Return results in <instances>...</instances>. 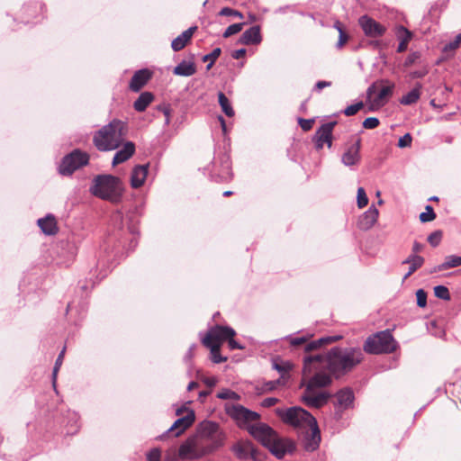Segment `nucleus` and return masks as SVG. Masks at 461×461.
Masks as SVG:
<instances>
[{
  "label": "nucleus",
  "instance_id": "f257e3e1",
  "mask_svg": "<svg viewBox=\"0 0 461 461\" xmlns=\"http://www.w3.org/2000/svg\"><path fill=\"white\" fill-rule=\"evenodd\" d=\"M364 358L363 350L357 347L332 348L326 355H308L303 357V393L302 402L311 408L324 406L331 394L323 390L329 386L332 378L330 375L323 371L328 368L336 377L353 370Z\"/></svg>",
  "mask_w": 461,
  "mask_h": 461
},
{
  "label": "nucleus",
  "instance_id": "f03ea898",
  "mask_svg": "<svg viewBox=\"0 0 461 461\" xmlns=\"http://www.w3.org/2000/svg\"><path fill=\"white\" fill-rule=\"evenodd\" d=\"M248 431L278 459H282L287 454H293L296 449V445L293 439L279 437L266 423L253 424V426L248 428Z\"/></svg>",
  "mask_w": 461,
  "mask_h": 461
},
{
  "label": "nucleus",
  "instance_id": "7ed1b4c3",
  "mask_svg": "<svg viewBox=\"0 0 461 461\" xmlns=\"http://www.w3.org/2000/svg\"><path fill=\"white\" fill-rule=\"evenodd\" d=\"M127 133V124L120 120H113L98 130L93 142L100 151L114 150L122 143Z\"/></svg>",
  "mask_w": 461,
  "mask_h": 461
},
{
  "label": "nucleus",
  "instance_id": "20e7f679",
  "mask_svg": "<svg viewBox=\"0 0 461 461\" xmlns=\"http://www.w3.org/2000/svg\"><path fill=\"white\" fill-rule=\"evenodd\" d=\"M90 192L95 197L116 203L122 197L123 185L117 176L98 175L93 180Z\"/></svg>",
  "mask_w": 461,
  "mask_h": 461
},
{
  "label": "nucleus",
  "instance_id": "39448f33",
  "mask_svg": "<svg viewBox=\"0 0 461 461\" xmlns=\"http://www.w3.org/2000/svg\"><path fill=\"white\" fill-rule=\"evenodd\" d=\"M213 453L200 435L198 429L193 436L188 437L179 447L178 456L181 460H198Z\"/></svg>",
  "mask_w": 461,
  "mask_h": 461
},
{
  "label": "nucleus",
  "instance_id": "423d86ee",
  "mask_svg": "<svg viewBox=\"0 0 461 461\" xmlns=\"http://www.w3.org/2000/svg\"><path fill=\"white\" fill-rule=\"evenodd\" d=\"M397 348V342L389 330L379 331L369 336L363 347V350L368 354L378 355L393 352Z\"/></svg>",
  "mask_w": 461,
  "mask_h": 461
},
{
  "label": "nucleus",
  "instance_id": "0eeeda50",
  "mask_svg": "<svg viewBox=\"0 0 461 461\" xmlns=\"http://www.w3.org/2000/svg\"><path fill=\"white\" fill-rule=\"evenodd\" d=\"M197 429L201 437L208 442L212 452H215L225 445L227 434L221 429L219 423L204 420L198 425Z\"/></svg>",
  "mask_w": 461,
  "mask_h": 461
},
{
  "label": "nucleus",
  "instance_id": "6e6552de",
  "mask_svg": "<svg viewBox=\"0 0 461 461\" xmlns=\"http://www.w3.org/2000/svg\"><path fill=\"white\" fill-rule=\"evenodd\" d=\"M276 414L282 420L295 428H309L316 419L302 407L294 406L288 409H276Z\"/></svg>",
  "mask_w": 461,
  "mask_h": 461
},
{
  "label": "nucleus",
  "instance_id": "1a4fd4ad",
  "mask_svg": "<svg viewBox=\"0 0 461 461\" xmlns=\"http://www.w3.org/2000/svg\"><path fill=\"white\" fill-rule=\"evenodd\" d=\"M88 162L89 155L86 152L76 149L62 158L59 166V173L62 176H70L76 170L87 165Z\"/></svg>",
  "mask_w": 461,
  "mask_h": 461
},
{
  "label": "nucleus",
  "instance_id": "9d476101",
  "mask_svg": "<svg viewBox=\"0 0 461 461\" xmlns=\"http://www.w3.org/2000/svg\"><path fill=\"white\" fill-rule=\"evenodd\" d=\"M226 413L236 421L240 428H248L249 423L259 420L260 415L253 411H250L240 404L226 403Z\"/></svg>",
  "mask_w": 461,
  "mask_h": 461
},
{
  "label": "nucleus",
  "instance_id": "9b49d317",
  "mask_svg": "<svg viewBox=\"0 0 461 461\" xmlns=\"http://www.w3.org/2000/svg\"><path fill=\"white\" fill-rule=\"evenodd\" d=\"M235 334V330L230 327L216 325L208 330L207 334L202 339V343L203 345L216 343L221 346L222 341L234 337Z\"/></svg>",
  "mask_w": 461,
  "mask_h": 461
},
{
  "label": "nucleus",
  "instance_id": "f8f14e48",
  "mask_svg": "<svg viewBox=\"0 0 461 461\" xmlns=\"http://www.w3.org/2000/svg\"><path fill=\"white\" fill-rule=\"evenodd\" d=\"M195 420V415L193 410H187L185 416L178 418L171 425V427L162 435L158 437L159 439H164L167 435L172 433L175 438L179 437L185 429L193 425Z\"/></svg>",
  "mask_w": 461,
  "mask_h": 461
},
{
  "label": "nucleus",
  "instance_id": "ddd939ff",
  "mask_svg": "<svg viewBox=\"0 0 461 461\" xmlns=\"http://www.w3.org/2000/svg\"><path fill=\"white\" fill-rule=\"evenodd\" d=\"M358 23L365 35L371 38L381 37L386 32V28L373 18L363 15L358 19Z\"/></svg>",
  "mask_w": 461,
  "mask_h": 461
},
{
  "label": "nucleus",
  "instance_id": "4468645a",
  "mask_svg": "<svg viewBox=\"0 0 461 461\" xmlns=\"http://www.w3.org/2000/svg\"><path fill=\"white\" fill-rule=\"evenodd\" d=\"M336 122H330L322 124L315 133L314 141L317 149H321L326 143L328 148L332 146V131Z\"/></svg>",
  "mask_w": 461,
  "mask_h": 461
},
{
  "label": "nucleus",
  "instance_id": "2eb2a0df",
  "mask_svg": "<svg viewBox=\"0 0 461 461\" xmlns=\"http://www.w3.org/2000/svg\"><path fill=\"white\" fill-rule=\"evenodd\" d=\"M361 140L357 139L353 144L347 147L341 156V163L348 167H352L359 164Z\"/></svg>",
  "mask_w": 461,
  "mask_h": 461
},
{
  "label": "nucleus",
  "instance_id": "dca6fc26",
  "mask_svg": "<svg viewBox=\"0 0 461 461\" xmlns=\"http://www.w3.org/2000/svg\"><path fill=\"white\" fill-rule=\"evenodd\" d=\"M311 432L306 433L303 438V448L307 452H313L320 447L321 440V431L317 420L310 425Z\"/></svg>",
  "mask_w": 461,
  "mask_h": 461
},
{
  "label": "nucleus",
  "instance_id": "f3484780",
  "mask_svg": "<svg viewBox=\"0 0 461 461\" xmlns=\"http://www.w3.org/2000/svg\"><path fill=\"white\" fill-rule=\"evenodd\" d=\"M230 449L236 457L240 460H246L249 458L254 459L257 456V450L253 443L249 440L239 441L232 445Z\"/></svg>",
  "mask_w": 461,
  "mask_h": 461
},
{
  "label": "nucleus",
  "instance_id": "a211bd4d",
  "mask_svg": "<svg viewBox=\"0 0 461 461\" xmlns=\"http://www.w3.org/2000/svg\"><path fill=\"white\" fill-rule=\"evenodd\" d=\"M336 402H334L336 408V414L341 415V412L352 407L354 402V393L351 389L344 388L336 393Z\"/></svg>",
  "mask_w": 461,
  "mask_h": 461
},
{
  "label": "nucleus",
  "instance_id": "6ab92c4d",
  "mask_svg": "<svg viewBox=\"0 0 461 461\" xmlns=\"http://www.w3.org/2000/svg\"><path fill=\"white\" fill-rule=\"evenodd\" d=\"M382 87L377 95L372 100V107L384 106L388 98L393 95L395 85L388 80H381Z\"/></svg>",
  "mask_w": 461,
  "mask_h": 461
},
{
  "label": "nucleus",
  "instance_id": "aec40b11",
  "mask_svg": "<svg viewBox=\"0 0 461 461\" xmlns=\"http://www.w3.org/2000/svg\"><path fill=\"white\" fill-rule=\"evenodd\" d=\"M152 73L148 68H142L136 71L129 84V87L133 92H139L150 79Z\"/></svg>",
  "mask_w": 461,
  "mask_h": 461
},
{
  "label": "nucleus",
  "instance_id": "412c9836",
  "mask_svg": "<svg viewBox=\"0 0 461 461\" xmlns=\"http://www.w3.org/2000/svg\"><path fill=\"white\" fill-rule=\"evenodd\" d=\"M379 212L375 205H371L358 219L357 226L360 230H367L371 229L377 221Z\"/></svg>",
  "mask_w": 461,
  "mask_h": 461
},
{
  "label": "nucleus",
  "instance_id": "4be33fe9",
  "mask_svg": "<svg viewBox=\"0 0 461 461\" xmlns=\"http://www.w3.org/2000/svg\"><path fill=\"white\" fill-rule=\"evenodd\" d=\"M218 159L221 169L217 174L213 175V177L217 182H228L231 179L232 176L230 157L223 154Z\"/></svg>",
  "mask_w": 461,
  "mask_h": 461
},
{
  "label": "nucleus",
  "instance_id": "5701e85b",
  "mask_svg": "<svg viewBox=\"0 0 461 461\" xmlns=\"http://www.w3.org/2000/svg\"><path fill=\"white\" fill-rule=\"evenodd\" d=\"M149 164L135 166L131 174V185L132 188H140L143 185L149 172Z\"/></svg>",
  "mask_w": 461,
  "mask_h": 461
},
{
  "label": "nucleus",
  "instance_id": "b1692460",
  "mask_svg": "<svg viewBox=\"0 0 461 461\" xmlns=\"http://www.w3.org/2000/svg\"><path fill=\"white\" fill-rule=\"evenodd\" d=\"M262 41L259 26H252L240 36L239 42L244 45L258 44Z\"/></svg>",
  "mask_w": 461,
  "mask_h": 461
},
{
  "label": "nucleus",
  "instance_id": "393cba45",
  "mask_svg": "<svg viewBox=\"0 0 461 461\" xmlns=\"http://www.w3.org/2000/svg\"><path fill=\"white\" fill-rule=\"evenodd\" d=\"M135 152V145L131 141L124 143L122 148L119 149L113 157V165H118L128 160Z\"/></svg>",
  "mask_w": 461,
  "mask_h": 461
},
{
  "label": "nucleus",
  "instance_id": "a878e982",
  "mask_svg": "<svg viewBox=\"0 0 461 461\" xmlns=\"http://www.w3.org/2000/svg\"><path fill=\"white\" fill-rule=\"evenodd\" d=\"M196 30V26L190 27L185 32H183L180 35L175 38L172 41L171 47L173 50L179 51L185 48L187 41L192 38L194 31Z\"/></svg>",
  "mask_w": 461,
  "mask_h": 461
},
{
  "label": "nucleus",
  "instance_id": "bb28decb",
  "mask_svg": "<svg viewBox=\"0 0 461 461\" xmlns=\"http://www.w3.org/2000/svg\"><path fill=\"white\" fill-rule=\"evenodd\" d=\"M37 223L42 232L46 235H53L58 230L55 217L51 214H48L44 218L39 219Z\"/></svg>",
  "mask_w": 461,
  "mask_h": 461
},
{
  "label": "nucleus",
  "instance_id": "cd10ccee",
  "mask_svg": "<svg viewBox=\"0 0 461 461\" xmlns=\"http://www.w3.org/2000/svg\"><path fill=\"white\" fill-rule=\"evenodd\" d=\"M196 72L195 64L193 61L182 60L174 68L173 73L181 77H191Z\"/></svg>",
  "mask_w": 461,
  "mask_h": 461
},
{
  "label": "nucleus",
  "instance_id": "c85d7f7f",
  "mask_svg": "<svg viewBox=\"0 0 461 461\" xmlns=\"http://www.w3.org/2000/svg\"><path fill=\"white\" fill-rule=\"evenodd\" d=\"M423 258L420 256L416 254L410 255L402 264L408 265V271L405 273L403 276V280H406L412 273H414L418 268H420L423 264Z\"/></svg>",
  "mask_w": 461,
  "mask_h": 461
},
{
  "label": "nucleus",
  "instance_id": "c756f323",
  "mask_svg": "<svg viewBox=\"0 0 461 461\" xmlns=\"http://www.w3.org/2000/svg\"><path fill=\"white\" fill-rule=\"evenodd\" d=\"M340 339H341L340 336H326V337L320 338L316 340H312V341L306 343V345L304 347V351L311 352V351L315 350L324 345L335 342Z\"/></svg>",
  "mask_w": 461,
  "mask_h": 461
},
{
  "label": "nucleus",
  "instance_id": "7c9ffc66",
  "mask_svg": "<svg viewBox=\"0 0 461 461\" xmlns=\"http://www.w3.org/2000/svg\"><path fill=\"white\" fill-rule=\"evenodd\" d=\"M67 433L70 435L76 434L80 428V417L78 413L68 411L66 417Z\"/></svg>",
  "mask_w": 461,
  "mask_h": 461
},
{
  "label": "nucleus",
  "instance_id": "2f4dec72",
  "mask_svg": "<svg viewBox=\"0 0 461 461\" xmlns=\"http://www.w3.org/2000/svg\"><path fill=\"white\" fill-rule=\"evenodd\" d=\"M154 96L149 92L141 93L139 97L133 103V108L137 112H143L149 106V104L152 102Z\"/></svg>",
  "mask_w": 461,
  "mask_h": 461
},
{
  "label": "nucleus",
  "instance_id": "473e14b6",
  "mask_svg": "<svg viewBox=\"0 0 461 461\" xmlns=\"http://www.w3.org/2000/svg\"><path fill=\"white\" fill-rule=\"evenodd\" d=\"M397 36L401 40L397 47L398 52H403L407 50L408 43L411 38V33L403 26L398 28Z\"/></svg>",
  "mask_w": 461,
  "mask_h": 461
},
{
  "label": "nucleus",
  "instance_id": "72a5a7b5",
  "mask_svg": "<svg viewBox=\"0 0 461 461\" xmlns=\"http://www.w3.org/2000/svg\"><path fill=\"white\" fill-rule=\"evenodd\" d=\"M127 231L131 236L129 249L132 250L138 244L137 235L139 234V230L131 218H127Z\"/></svg>",
  "mask_w": 461,
  "mask_h": 461
},
{
  "label": "nucleus",
  "instance_id": "f704fd0d",
  "mask_svg": "<svg viewBox=\"0 0 461 461\" xmlns=\"http://www.w3.org/2000/svg\"><path fill=\"white\" fill-rule=\"evenodd\" d=\"M218 101L219 104L222 110V112L228 116L232 117L234 115V110L231 106V104L228 97L222 93L219 92L218 94Z\"/></svg>",
  "mask_w": 461,
  "mask_h": 461
},
{
  "label": "nucleus",
  "instance_id": "c9c22d12",
  "mask_svg": "<svg viewBox=\"0 0 461 461\" xmlns=\"http://www.w3.org/2000/svg\"><path fill=\"white\" fill-rule=\"evenodd\" d=\"M460 44H461V32L456 36L454 41H450L449 43L446 44L443 47L442 52L444 55V59L453 56L455 50L460 46Z\"/></svg>",
  "mask_w": 461,
  "mask_h": 461
},
{
  "label": "nucleus",
  "instance_id": "e433bc0d",
  "mask_svg": "<svg viewBox=\"0 0 461 461\" xmlns=\"http://www.w3.org/2000/svg\"><path fill=\"white\" fill-rule=\"evenodd\" d=\"M203 346L210 349L211 359L213 363L219 364V363L225 362L227 360L226 357H222L220 354L221 346H219L218 344L214 343V344H207V345H203Z\"/></svg>",
  "mask_w": 461,
  "mask_h": 461
},
{
  "label": "nucleus",
  "instance_id": "4c0bfd02",
  "mask_svg": "<svg viewBox=\"0 0 461 461\" xmlns=\"http://www.w3.org/2000/svg\"><path fill=\"white\" fill-rule=\"evenodd\" d=\"M461 265V257L458 256H448L443 264L439 265L437 268L434 267V272L437 270L440 271L443 269L456 267Z\"/></svg>",
  "mask_w": 461,
  "mask_h": 461
},
{
  "label": "nucleus",
  "instance_id": "58836bf2",
  "mask_svg": "<svg viewBox=\"0 0 461 461\" xmlns=\"http://www.w3.org/2000/svg\"><path fill=\"white\" fill-rule=\"evenodd\" d=\"M420 98V91L418 88H413L406 95H402L400 99V104L403 105H411L415 104Z\"/></svg>",
  "mask_w": 461,
  "mask_h": 461
},
{
  "label": "nucleus",
  "instance_id": "ea45409f",
  "mask_svg": "<svg viewBox=\"0 0 461 461\" xmlns=\"http://www.w3.org/2000/svg\"><path fill=\"white\" fill-rule=\"evenodd\" d=\"M64 354H65V348H63L61 350V352L59 354V356L55 361V365H54L53 371H52V384H53L54 388H56L57 375H58V372L62 365Z\"/></svg>",
  "mask_w": 461,
  "mask_h": 461
},
{
  "label": "nucleus",
  "instance_id": "a19ab883",
  "mask_svg": "<svg viewBox=\"0 0 461 461\" xmlns=\"http://www.w3.org/2000/svg\"><path fill=\"white\" fill-rule=\"evenodd\" d=\"M293 365L289 362H283L278 364L276 362L273 363V368L278 371L281 375L280 379H285L286 374L291 370Z\"/></svg>",
  "mask_w": 461,
  "mask_h": 461
},
{
  "label": "nucleus",
  "instance_id": "79ce46f5",
  "mask_svg": "<svg viewBox=\"0 0 461 461\" xmlns=\"http://www.w3.org/2000/svg\"><path fill=\"white\" fill-rule=\"evenodd\" d=\"M434 296L445 301H448L450 299L449 291L444 285L434 286Z\"/></svg>",
  "mask_w": 461,
  "mask_h": 461
},
{
  "label": "nucleus",
  "instance_id": "37998d69",
  "mask_svg": "<svg viewBox=\"0 0 461 461\" xmlns=\"http://www.w3.org/2000/svg\"><path fill=\"white\" fill-rule=\"evenodd\" d=\"M217 397L221 400H236L239 401L240 399V394L231 391L230 389H224L218 393Z\"/></svg>",
  "mask_w": 461,
  "mask_h": 461
},
{
  "label": "nucleus",
  "instance_id": "c03bdc74",
  "mask_svg": "<svg viewBox=\"0 0 461 461\" xmlns=\"http://www.w3.org/2000/svg\"><path fill=\"white\" fill-rule=\"evenodd\" d=\"M123 215L121 212H115L112 216V221L115 229L122 230L124 227Z\"/></svg>",
  "mask_w": 461,
  "mask_h": 461
},
{
  "label": "nucleus",
  "instance_id": "a18cd8bd",
  "mask_svg": "<svg viewBox=\"0 0 461 461\" xmlns=\"http://www.w3.org/2000/svg\"><path fill=\"white\" fill-rule=\"evenodd\" d=\"M357 203L359 208H363L368 203V198L363 187L357 189Z\"/></svg>",
  "mask_w": 461,
  "mask_h": 461
},
{
  "label": "nucleus",
  "instance_id": "49530a36",
  "mask_svg": "<svg viewBox=\"0 0 461 461\" xmlns=\"http://www.w3.org/2000/svg\"><path fill=\"white\" fill-rule=\"evenodd\" d=\"M243 26H244V23H233V24L230 25L223 32V37L229 38L231 35H234V34L240 32L242 30Z\"/></svg>",
  "mask_w": 461,
  "mask_h": 461
},
{
  "label": "nucleus",
  "instance_id": "de8ad7c7",
  "mask_svg": "<svg viewBox=\"0 0 461 461\" xmlns=\"http://www.w3.org/2000/svg\"><path fill=\"white\" fill-rule=\"evenodd\" d=\"M310 336H302V337H292L287 336L285 339L289 341L291 346L297 347L303 344H305Z\"/></svg>",
  "mask_w": 461,
  "mask_h": 461
},
{
  "label": "nucleus",
  "instance_id": "09e8293b",
  "mask_svg": "<svg viewBox=\"0 0 461 461\" xmlns=\"http://www.w3.org/2000/svg\"><path fill=\"white\" fill-rule=\"evenodd\" d=\"M147 461H161V450L158 447L150 449L146 454Z\"/></svg>",
  "mask_w": 461,
  "mask_h": 461
},
{
  "label": "nucleus",
  "instance_id": "8fccbe9b",
  "mask_svg": "<svg viewBox=\"0 0 461 461\" xmlns=\"http://www.w3.org/2000/svg\"><path fill=\"white\" fill-rule=\"evenodd\" d=\"M219 14L221 16H235L240 19L243 18V14L240 11L231 9L230 7H223L220 11Z\"/></svg>",
  "mask_w": 461,
  "mask_h": 461
},
{
  "label": "nucleus",
  "instance_id": "3c124183",
  "mask_svg": "<svg viewBox=\"0 0 461 461\" xmlns=\"http://www.w3.org/2000/svg\"><path fill=\"white\" fill-rule=\"evenodd\" d=\"M364 106L362 102L351 104L344 110V114L347 116H352L356 114Z\"/></svg>",
  "mask_w": 461,
  "mask_h": 461
},
{
  "label": "nucleus",
  "instance_id": "603ef678",
  "mask_svg": "<svg viewBox=\"0 0 461 461\" xmlns=\"http://www.w3.org/2000/svg\"><path fill=\"white\" fill-rule=\"evenodd\" d=\"M158 110L160 111L163 115L165 116V122H164V124L165 125H169L170 123V121H171V109L168 105H166V104H163V105H158Z\"/></svg>",
  "mask_w": 461,
  "mask_h": 461
},
{
  "label": "nucleus",
  "instance_id": "864d4df0",
  "mask_svg": "<svg viewBox=\"0 0 461 461\" xmlns=\"http://www.w3.org/2000/svg\"><path fill=\"white\" fill-rule=\"evenodd\" d=\"M417 305L419 307H425L427 305V293L423 289H419L416 292Z\"/></svg>",
  "mask_w": 461,
  "mask_h": 461
},
{
  "label": "nucleus",
  "instance_id": "5fc2aeb1",
  "mask_svg": "<svg viewBox=\"0 0 461 461\" xmlns=\"http://www.w3.org/2000/svg\"><path fill=\"white\" fill-rule=\"evenodd\" d=\"M411 135L410 133H406L399 139L398 147L402 149L410 147L411 145Z\"/></svg>",
  "mask_w": 461,
  "mask_h": 461
},
{
  "label": "nucleus",
  "instance_id": "6e6d98bb",
  "mask_svg": "<svg viewBox=\"0 0 461 461\" xmlns=\"http://www.w3.org/2000/svg\"><path fill=\"white\" fill-rule=\"evenodd\" d=\"M380 122L376 117H368L363 122L365 129H375L379 125Z\"/></svg>",
  "mask_w": 461,
  "mask_h": 461
},
{
  "label": "nucleus",
  "instance_id": "4d7b16f0",
  "mask_svg": "<svg viewBox=\"0 0 461 461\" xmlns=\"http://www.w3.org/2000/svg\"><path fill=\"white\" fill-rule=\"evenodd\" d=\"M313 122H314L313 119H303V118L298 119V123H299L300 127L304 131H310L312 128Z\"/></svg>",
  "mask_w": 461,
  "mask_h": 461
},
{
  "label": "nucleus",
  "instance_id": "13d9d810",
  "mask_svg": "<svg viewBox=\"0 0 461 461\" xmlns=\"http://www.w3.org/2000/svg\"><path fill=\"white\" fill-rule=\"evenodd\" d=\"M420 220L422 222L432 221V205L429 204L426 206V212L420 214Z\"/></svg>",
  "mask_w": 461,
  "mask_h": 461
},
{
  "label": "nucleus",
  "instance_id": "bf43d9fd",
  "mask_svg": "<svg viewBox=\"0 0 461 461\" xmlns=\"http://www.w3.org/2000/svg\"><path fill=\"white\" fill-rule=\"evenodd\" d=\"M221 50L220 48H215L211 53L206 54L203 57V61H204V62L208 61V60L215 61L218 59V57L221 55Z\"/></svg>",
  "mask_w": 461,
  "mask_h": 461
},
{
  "label": "nucleus",
  "instance_id": "052dcab7",
  "mask_svg": "<svg viewBox=\"0 0 461 461\" xmlns=\"http://www.w3.org/2000/svg\"><path fill=\"white\" fill-rule=\"evenodd\" d=\"M420 59V53L419 52H413L410 54L404 60L403 66L404 67H410L413 63H415Z\"/></svg>",
  "mask_w": 461,
  "mask_h": 461
},
{
  "label": "nucleus",
  "instance_id": "680f3d73",
  "mask_svg": "<svg viewBox=\"0 0 461 461\" xmlns=\"http://www.w3.org/2000/svg\"><path fill=\"white\" fill-rule=\"evenodd\" d=\"M278 402L279 400L276 397H267L262 401L261 405L265 408H269L276 404Z\"/></svg>",
  "mask_w": 461,
  "mask_h": 461
},
{
  "label": "nucleus",
  "instance_id": "e2e57ef3",
  "mask_svg": "<svg viewBox=\"0 0 461 461\" xmlns=\"http://www.w3.org/2000/svg\"><path fill=\"white\" fill-rule=\"evenodd\" d=\"M339 41L337 43V46H338V48H341L346 43L348 37L347 33L343 31V29H339Z\"/></svg>",
  "mask_w": 461,
  "mask_h": 461
},
{
  "label": "nucleus",
  "instance_id": "0e129e2a",
  "mask_svg": "<svg viewBox=\"0 0 461 461\" xmlns=\"http://www.w3.org/2000/svg\"><path fill=\"white\" fill-rule=\"evenodd\" d=\"M202 381L203 382V384L208 386V387H213L216 385L218 380L216 377L214 376H212V377H203L202 378Z\"/></svg>",
  "mask_w": 461,
  "mask_h": 461
},
{
  "label": "nucleus",
  "instance_id": "69168bd1",
  "mask_svg": "<svg viewBox=\"0 0 461 461\" xmlns=\"http://www.w3.org/2000/svg\"><path fill=\"white\" fill-rule=\"evenodd\" d=\"M227 340L230 349H243V347L233 337L228 338Z\"/></svg>",
  "mask_w": 461,
  "mask_h": 461
},
{
  "label": "nucleus",
  "instance_id": "338daca9",
  "mask_svg": "<svg viewBox=\"0 0 461 461\" xmlns=\"http://www.w3.org/2000/svg\"><path fill=\"white\" fill-rule=\"evenodd\" d=\"M379 85H380V81H376L368 86V88L366 89L367 98L370 99L372 97V95L375 94V92Z\"/></svg>",
  "mask_w": 461,
  "mask_h": 461
},
{
  "label": "nucleus",
  "instance_id": "774afa93",
  "mask_svg": "<svg viewBox=\"0 0 461 461\" xmlns=\"http://www.w3.org/2000/svg\"><path fill=\"white\" fill-rule=\"evenodd\" d=\"M245 54H246L245 49H239L232 52L231 57L235 59H240L243 58L245 56Z\"/></svg>",
  "mask_w": 461,
  "mask_h": 461
}]
</instances>
